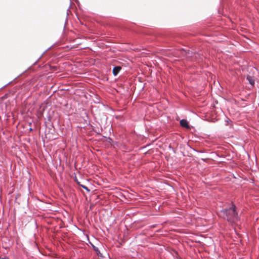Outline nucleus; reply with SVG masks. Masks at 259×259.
<instances>
[{"label": "nucleus", "mask_w": 259, "mask_h": 259, "mask_svg": "<svg viewBox=\"0 0 259 259\" xmlns=\"http://www.w3.org/2000/svg\"><path fill=\"white\" fill-rule=\"evenodd\" d=\"M121 67L120 66H115L113 69V74L114 76H116L119 71L121 70Z\"/></svg>", "instance_id": "obj_2"}, {"label": "nucleus", "mask_w": 259, "mask_h": 259, "mask_svg": "<svg viewBox=\"0 0 259 259\" xmlns=\"http://www.w3.org/2000/svg\"><path fill=\"white\" fill-rule=\"evenodd\" d=\"M180 124L182 126L188 128L189 127V124L187 120L183 119L180 121Z\"/></svg>", "instance_id": "obj_3"}, {"label": "nucleus", "mask_w": 259, "mask_h": 259, "mask_svg": "<svg viewBox=\"0 0 259 259\" xmlns=\"http://www.w3.org/2000/svg\"><path fill=\"white\" fill-rule=\"evenodd\" d=\"M93 248L94 249V250L96 252L97 255L99 256H100V257H102V254L100 252V251H99L98 248L97 247H96L95 246H93Z\"/></svg>", "instance_id": "obj_5"}, {"label": "nucleus", "mask_w": 259, "mask_h": 259, "mask_svg": "<svg viewBox=\"0 0 259 259\" xmlns=\"http://www.w3.org/2000/svg\"><path fill=\"white\" fill-rule=\"evenodd\" d=\"M80 186H81L82 188H83L84 189L87 190L88 192L90 191V189L87 186L81 185H80Z\"/></svg>", "instance_id": "obj_6"}, {"label": "nucleus", "mask_w": 259, "mask_h": 259, "mask_svg": "<svg viewBox=\"0 0 259 259\" xmlns=\"http://www.w3.org/2000/svg\"><path fill=\"white\" fill-rule=\"evenodd\" d=\"M247 80L248 81L249 83L251 84V85H254V79L252 78V77L250 76H247Z\"/></svg>", "instance_id": "obj_4"}, {"label": "nucleus", "mask_w": 259, "mask_h": 259, "mask_svg": "<svg viewBox=\"0 0 259 259\" xmlns=\"http://www.w3.org/2000/svg\"><path fill=\"white\" fill-rule=\"evenodd\" d=\"M222 212L224 214V218L229 222H233L239 219L237 212L236 211V207L233 204L229 209L222 210Z\"/></svg>", "instance_id": "obj_1"}, {"label": "nucleus", "mask_w": 259, "mask_h": 259, "mask_svg": "<svg viewBox=\"0 0 259 259\" xmlns=\"http://www.w3.org/2000/svg\"><path fill=\"white\" fill-rule=\"evenodd\" d=\"M3 259H9L8 257H5V258H4Z\"/></svg>", "instance_id": "obj_7"}]
</instances>
